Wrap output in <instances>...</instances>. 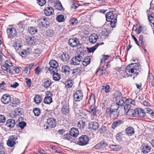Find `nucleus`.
Returning a JSON list of instances; mask_svg holds the SVG:
<instances>
[{"mask_svg":"<svg viewBox=\"0 0 154 154\" xmlns=\"http://www.w3.org/2000/svg\"><path fill=\"white\" fill-rule=\"evenodd\" d=\"M140 66L139 64L137 63H132L128 65L126 67L125 70L127 75H128V72L134 73V75L133 78L134 80L135 77L138 75V71H139L140 69Z\"/></svg>","mask_w":154,"mask_h":154,"instance_id":"f257e3e1","label":"nucleus"},{"mask_svg":"<svg viewBox=\"0 0 154 154\" xmlns=\"http://www.w3.org/2000/svg\"><path fill=\"white\" fill-rule=\"evenodd\" d=\"M106 20L110 22V24L112 28L116 26L117 21V16L112 11L107 12L106 14Z\"/></svg>","mask_w":154,"mask_h":154,"instance_id":"f03ea898","label":"nucleus"},{"mask_svg":"<svg viewBox=\"0 0 154 154\" xmlns=\"http://www.w3.org/2000/svg\"><path fill=\"white\" fill-rule=\"evenodd\" d=\"M7 32L9 38H13L15 37L17 34L16 29L13 27V25L9 26V28L7 29Z\"/></svg>","mask_w":154,"mask_h":154,"instance_id":"7ed1b4c3","label":"nucleus"},{"mask_svg":"<svg viewBox=\"0 0 154 154\" xmlns=\"http://www.w3.org/2000/svg\"><path fill=\"white\" fill-rule=\"evenodd\" d=\"M68 44L71 47H78L79 48H82L81 45L79 43L78 38H70L68 42Z\"/></svg>","mask_w":154,"mask_h":154,"instance_id":"20e7f679","label":"nucleus"},{"mask_svg":"<svg viewBox=\"0 0 154 154\" xmlns=\"http://www.w3.org/2000/svg\"><path fill=\"white\" fill-rule=\"evenodd\" d=\"M49 64L50 66L49 70L51 72H54L58 71V64L56 60H51L49 62Z\"/></svg>","mask_w":154,"mask_h":154,"instance_id":"39448f33","label":"nucleus"},{"mask_svg":"<svg viewBox=\"0 0 154 154\" xmlns=\"http://www.w3.org/2000/svg\"><path fill=\"white\" fill-rule=\"evenodd\" d=\"M89 138L86 135H82L79 137L78 143L80 146H85L88 143Z\"/></svg>","mask_w":154,"mask_h":154,"instance_id":"423d86ee","label":"nucleus"},{"mask_svg":"<svg viewBox=\"0 0 154 154\" xmlns=\"http://www.w3.org/2000/svg\"><path fill=\"white\" fill-rule=\"evenodd\" d=\"M17 52L22 57H25L29 55L30 52V51L31 49H26L24 50L23 49H16Z\"/></svg>","mask_w":154,"mask_h":154,"instance_id":"0eeeda50","label":"nucleus"},{"mask_svg":"<svg viewBox=\"0 0 154 154\" xmlns=\"http://www.w3.org/2000/svg\"><path fill=\"white\" fill-rule=\"evenodd\" d=\"M17 139V138L15 135L11 136L7 141V145L10 147L13 146L16 144V141Z\"/></svg>","mask_w":154,"mask_h":154,"instance_id":"6e6552de","label":"nucleus"},{"mask_svg":"<svg viewBox=\"0 0 154 154\" xmlns=\"http://www.w3.org/2000/svg\"><path fill=\"white\" fill-rule=\"evenodd\" d=\"M56 121L55 119L50 118L48 119L47 121L48 125L46 126V128L48 129L49 128L54 127L56 125Z\"/></svg>","mask_w":154,"mask_h":154,"instance_id":"1a4fd4ad","label":"nucleus"},{"mask_svg":"<svg viewBox=\"0 0 154 154\" xmlns=\"http://www.w3.org/2000/svg\"><path fill=\"white\" fill-rule=\"evenodd\" d=\"M11 97L8 94H4L1 98V101L4 104L9 103L11 100Z\"/></svg>","mask_w":154,"mask_h":154,"instance_id":"9d476101","label":"nucleus"},{"mask_svg":"<svg viewBox=\"0 0 154 154\" xmlns=\"http://www.w3.org/2000/svg\"><path fill=\"white\" fill-rule=\"evenodd\" d=\"M99 128V124L96 122H91L89 123L88 128L90 130L94 131L97 130Z\"/></svg>","mask_w":154,"mask_h":154,"instance_id":"9b49d317","label":"nucleus"},{"mask_svg":"<svg viewBox=\"0 0 154 154\" xmlns=\"http://www.w3.org/2000/svg\"><path fill=\"white\" fill-rule=\"evenodd\" d=\"M83 95L81 90H78L75 93L74 95V99L76 101H79L82 99Z\"/></svg>","mask_w":154,"mask_h":154,"instance_id":"f8f14e48","label":"nucleus"},{"mask_svg":"<svg viewBox=\"0 0 154 154\" xmlns=\"http://www.w3.org/2000/svg\"><path fill=\"white\" fill-rule=\"evenodd\" d=\"M98 38V36L97 34L93 33L91 34L89 37V41L91 43H94Z\"/></svg>","mask_w":154,"mask_h":154,"instance_id":"ddd939ff","label":"nucleus"},{"mask_svg":"<svg viewBox=\"0 0 154 154\" xmlns=\"http://www.w3.org/2000/svg\"><path fill=\"white\" fill-rule=\"evenodd\" d=\"M123 97L121 93L116 91L113 95L112 100L113 102H117L119 100L122 99Z\"/></svg>","mask_w":154,"mask_h":154,"instance_id":"4468645a","label":"nucleus"},{"mask_svg":"<svg viewBox=\"0 0 154 154\" xmlns=\"http://www.w3.org/2000/svg\"><path fill=\"white\" fill-rule=\"evenodd\" d=\"M44 12L46 15L49 16L53 14L54 12V11L52 7H48L45 8L44 10Z\"/></svg>","mask_w":154,"mask_h":154,"instance_id":"2eb2a0df","label":"nucleus"},{"mask_svg":"<svg viewBox=\"0 0 154 154\" xmlns=\"http://www.w3.org/2000/svg\"><path fill=\"white\" fill-rule=\"evenodd\" d=\"M107 146V143L104 141H101L100 143L95 146V148L97 149H103Z\"/></svg>","mask_w":154,"mask_h":154,"instance_id":"dca6fc26","label":"nucleus"},{"mask_svg":"<svg viewBox=\"0 0 154 154\" xmlns=\"http://www.w3.org/2000/svg\"><path fill=\"white\" fill-rule=\"evenodd\" d=\"M79 134V131L78 129L75 128H72L69 131V135L74 137L77 136Z\"/></svg>","mask_w":154,"mask_h":154,"instance_id":"f3484780","label":"nucleus"},{"mask_svg":"<svg viewBox=\"0 0 154 154\" xmlns=\"http://www.w3.org/2000/svg\"><path fill=\"white\" fill-rule=\"evenodd\" d=\"M125 133L127 135L131 136L134 133V128L132 127H129L125 129Z\"/></svg>","mask_w":154,"mask_h":154,"instance_id":"a211bd4d","label":"nucleus"},{"mask_svg":"<svg viewBox=\"0 0 154 154\" xmlns=\"http://www.w3.org/2000/svg\"><path fill=\"white\" fill-rule=\"evenodd\" d=\"M81 61L80 59L78 58L76 56H75L71 59L70 63L74 65H79Z\"/></svg>","mask_w":154,"mask_h":154,"instance_id":"6ab92c4d","label":"nucleus"},{"mask_svg":"<svg viewBox=\"0 0 154 154\" xmlns=\"http://www.w3.org/2000/svg\"><path fill=\"white\" fill-rule=\"evenodd\" d=\"M39 24L40 25L44 27H46L49 26L48 20L45 18H44L41 21H39Z\"/></svg>","mask_w":154,"mask_h":154,"instance_id":"aec40b11","label":"nucleus"},{"mask_svg":"<svg viewBox=\"0 0 154 154\" xmlns=\"http://www.w3.org/2000/svg\"><path fill=\"white\" fill-rule=\"evenodd\" d=\"M136 116H139L140 117H143L145 115V112L144 110L140 108L136 109Z\"/></svg>","mask_w":154,"mask_h":154,"instance_id":"412c9836","label":"nucleus"},{"mask_svg":"<svg viewBox=\"0 0 154 154\" xmlns=\"http://www.w3.org/2000/svg\"><path fill=\"white\" fill-rule=\"evenodd\" d=\"M69 111V106L68 104H66L63 105L61 109L62 112L65 115L68 114Z\"/></svg>","mask_w":154,"mask_h":154,"instance_id":"4be33fe9","label":"nucleus"},{"mask_svg":"<svg viewBox=\"0 0 154 154\" xmlns=\"http://www.w3.org/2000/svg\"><path fill=\"white\" fill-rule=\"evenodd\" d=\"M123 122L120 120H118L113 122L112 125V128L113 129H115L117 127L120 126L121 125L123 124Z\"/></svg>","mask_w":154,"mask_h":154,"instance_id":"5701e85b","label":"nucleus"},{"mask_svg":"<svg viewBox=\"0 0 154 154\" xmlns=\"http://www.w3.org/2000/svg\"><path fill=\"white\" fill-rule=\"evenodd\" d=\"M60 57L64 62H67L69 60L70 56L67 53H63L61 56H60Z\"/></svg>","mask_w":154,"mask_h":154,"instance_id":"b1692460","label":"nucleus"},{"mask_svg":"<svg viewBox=\"0 0 154 154\" xmlns=\"http://www.w3.org/2000/svg\"><path fill=\"white\" fill-rule=\"evenodd\" d=\"M15 125V122L14 119H9L6 122V125L10 128L14 127Z\"/></svg>","mask_w":154,"mask_h":154,"instance_id":"393cba45","label":"nucleus"},{"mask_svg":"<svg viewBox=\"0 0 154 154\" xmlns=\"http://www.w3.org/2000/svg\"><path fill=\"white\" fill-rule=\"evenodd\" d=\"M151 147L148 145H145L142 148V152L144 153H147L149 152L150 150Z\"/></svg>","mask_w":154,"mask_h":154,"instance_id":"a878e982","label":"nucleus"},{"mask_svg":"<svg viewBox=\"0 0 154 154\" xmlns=\"http://www.w3.org/2000/svg\"><path fill=\"white\" fill-rule=\"evenodd\" d=\"M52 82L50 79L45 80L43 83V86L45 88H48L51 86Z\"/></svg>","mask_w":154,"mask_h":154,"instance_id":"bb28decb","label":"nucleus"},{"mask_svg":"<svg viewBox=\"0 0 154 154\" xmlns=\"http://www.w3.org/2000/svg\"><path fill=\"white\" fill-rule=\"evenodd\" d=\"M23 113V109H20L19 108H17L15 110L14 112H13L12 113L14 114V115L15 114L14 116L15 117V116H20Z\"/></svg>","mask_w":154,"mask_h":154,"instance_id":"cd10ccee","label":"nucleus"},{"mask_svg":"<svg viewBox=\"0 0 154 154\" xmlns=\"http://www.w3.org/2000/svg\"><path fill=\"white\" fill-rule=\"evenodd\" d=\"M69 67L68 66L64 65L62 67L61 71L63 72H64L66 74H68L69 73Z\"/></svg>","mask_w":154,"mask_h":154,"instance_id":"c85d7f7f","label":"nucleus"},{"mask_svg":"<svg viewBox=\"0 0 154 154\" xmlns=\"http://www.w3.org/2000/svg\"><path fill=\"white\" fill-rule=\"evenodd\" d=\"M110 115L111 118L114 119L118 117L119 114V112L118 110H112Z\"/></svg>","mask_w":154,"mask_h":154,"instance_id":"c756f323","label":"nucleus"},{"mask_svg":"<svg viewBox=\"0 0 154 154\" xmlns=\"http://www.w3.org/2000/svg\"><path fill=\"white\" fill-rule=\"evenodd\" d=\"M111 104V108L112 110H118V109L119 108V106L117 102H114Z\"/></svg>","mask_w":154,"mask_h":154,"instance_id":"7c9ffc66","label":"nucleus"},{"mask_svg":"<svg viewBox=\"0 0 154 154\" xmlns=\"http://www.w3.org/2000/svg\"><path fill=\"white\" fill-rule=\"evenodd\" d=\"M136 109L134 110L131 109L127 111L126 115L131 117L134 116H136Z\"/></svg>","mask_w":154,"mask_h":154,"instance_id":"2f4dec72","label":"nucleus"},{"mask_svg":"<svg viewBox=\"0 0 154 154\" xmlns=\"http://www.w3.org/2000/svg\"><path fill=\"white\" fill-rule=\"evenodd\" d=\"M8 61H5V64L3 65L2 66V70H5L8 72H10L11 70L10 67L8 66Z\"/></svg>","mask_w":154,"mask_h":154,"instance_id":"473e14b6","label":"nucleus"},{"mask_svg":"<svg viewBox=\"0 0 154 154\" xmlns=\"http://www.w3.org/2000/svg\"><path fill=\"white\" fill-rule=\"evenodd\" d=\"M34 100L35 103L38 104L42 101V99L39 95H36L34 98Z\"/></svg>","mask_w":154,"mask_h":154,"instance_id":"72a5a7b5","label":"nucleus"},{"mask_svg":"<svg viewBox=\"0 0 154 154\" xmlns=\"http://www.w3.org/2000/svg\"><path fill=\"white\" fill-rule=\"evenodd\" d=\"M91 62V58L89 57H87L84 59L82 61V64L84 66H86L89 64Z\"/></svg>","mask_w":154,"mask_h":154,"instance_id":"f704fd0d","label":"nucleus"},{"mask_svg":"<svg viewBox=\"0 0 154 154\" xmlns=\"http://www.w3.org/2000/svg\"><path fill=\"white\" fill-rule=\"evenodd\" d=\"M106 70L103 69V67H101L96 72V73L99 75H102L103 74L105 73Z\"/></svg>","mask_w":154,"mask_h":154,"instance_id":"c9c22d12","label":"nucleus"},{"mask_svg":"<svg viewBox=\"0 0 154 154\" xmlns=\"http://www.w3.org/2000/svg\"><path fill=\"white\" fill-rule=\"evenodd\" d=\"M28 32L31 34H34L37 32V29L34 27H30L28 28Z\"/></svg>","mask_w":154,"mask_h":154,"instance_id":"e433bc0d","label":"nucleus"},{"mask_svg":"<svg viewBox=\"0 0 154 154\" xmlns=\"http://www.w3.org/2000/svg\"><path fill=\"white\" fill-rule=\"evenodd\" d=\"M95 99L94 95L93 94H92L90 97V99L89 100L88 104L91 105L95 104Z\"/></svg>","mask_w":154,"mask_h":154,"instance_id":"4c0bfd02","label":"nucleus"},{"mask_svg":"<svg viewBox=\"0 0 154 154\" xmlns=\"http://www.w3.org/2000/svg\"><path fill=\"white\" fill-rule=\"evenodd\" d=\"M76 116L79 119H85L87 118V115L85 114L84 113H81V112L77 113Z\"/></svg>","mask_w":154,"mask_h":154,"instance_id":"58836bf2","label":"nucleus"},{"mask_svg":"<svg viewBox=\"0 0 154 154\" xmlns=\"http://www.w3.org/2000/svg\"><path fill=\"white\" fill-rule=\"evenodd\" d=\"M96 109L95 104L91 105V107L89 109V112L92 113L93 115H95L96 114Z\"/></svg>","mask_w":154,"mask_h":154,"instance_id":"ea45409f","label":"nucleus"},{"mask_svg":"<svg viewBox=\"0 0 154 154\" xmlns=\"http://www.w3.org/2000/svg\"><path fill=\"white\" fill-rule=\"evenodd\" d=\"M44 101L46 104H49L52 102V99L51 97L47 96L45 97Z\"/></svg>","mask_w":154,"mask_h":154,"instance_id":"a19ab883","label":"nucleus"},{"mask_svg":"<svg viewBox=\"0 0 154 154\" xmlns=\"http://www.w3.org/2000/svg\"><path fill=\"white\" fill-rule=\"evenodd\" d=\"M69 22L72 25L75 26L78 23V20L76 18H72L70 19Z\"/></svg>","mask_w":154,"mask_h":154,"instance_id":"79ce46f5","label":"nucleus"},{"mask_svg":"<svg viewBox=\"0 0 154 154\" xmlns=\"http://www.w3.org/2000/svg\"><path fill=\"white\" fill-rule=\"evenodd\" d=\"M56 20L59 22L64 21V16L61 14L58 15L56 17Z\"/></svg>","mask_w":154,"mask_h":154,"instance_id":"37998d69","label":"nucleus"},{"mask_svg":"<svg viewBox=\"0 0 154 154\" xmlns=\"http://www.w3.org/2000/svg\"><path fill=\"white\" fill-rule=\"evenodd\" d=\"M54 73L53 75V79L55 81H58L60 79V75L59 73L56 72H52Z\"/></svg>","mask_w":154,"mask_h":154,"instance_id":"c03bdc74","label":"nucleus"},{"mask_svg":"<svg viewBox=\"0 0 154 154\" xmlns=\"http://www.w3.org/2000/svg\"><path fill=\"white\" fill-rule=\"evenodd\" d=\"M148 18L149 21L152 23V24H154V13H152L148 17Z\"/></svg>","mask_w":154,"mask_h":154,"instance_id":"a18cd8bd","label":"nucleus"},{"mask_svg":"<svg viewBox=\"0 0 154 154\" xmlns=\"http://www.w3.org/2000/svg\"><path fill=\"white\" fill-rule=\"evenodd\" d=\"M56 8L59 10H61L63 9V7L61 3L59 2H57L55 5Z\"/></svg>","mask_w":154,"mask_h":154,"instance_id":"49530a36","label":"nucleus"},{"mask_svg":"<svg viewBox=\"0 0 154 154\" xmlns=\"http://www.w3.org/2000/svg\"><path fill=\"white\" fill-rule=\"evenodd\" d=\"M45 34L47 37H52L53 36V31L51 29L48 30L46 32Z\"/></svg>","mask_w":154,"mask_h":154,"instance_id":"de8ad7c7","label":"nucleus"},{"mask_svg":"<svg viewBox=\"0 0 154 154\" xmlns=\"http://www.w3.org/2000/svg\"><path fill=\"white\" fill-rule=\"evenodd\" d=\"M65 87L68 88H71L72 85L73 84L72 81H68L65 83Z\"/></svg>","mask_w":154,"mask_h":154,"instance_id":"09e8293b","label":"nucleus"},{"mask_svg":"<svg viewBox=\"0 0 154 154\" xmlns=\"http://www.w3.org/2000/svg\"><path fill=\"white\" fill-rule=\"evenodd\" d=\"M126 99L124 97H123L122 99H120L118 100V104L119 106H122L123 104L124 103V102L126 101Z\"/></svg>","mask_w":154,"mask_h":154,"instance_id":"8fccbe9b","label":"nucleus"},{"mask_svg":"<svg viewBox=\"0 0 154 154\" xmlns=\"http://www.w3.org/2000/svg\"><path fill=\"white\" fill-rule=\"evenodd\" d=\"M144 111L145 112H146L147 113L150 114H151V116H154L153 115L154 113L152 110L149 108H145L144 109Z\"/></svg>","mask_w":154,"mask_h":154,"instance_id":"3c124183","label":"nucleus"},{"mask_svg":"<svg viewBox=\"0 0 154 154\" xmlns=\"http://www.w3.org/2000/svg\"><path fill=\"white\" fill-rule=\"evenodd\" d=\"M33 112L36 116H38L40 114V110L39 109L37 108H34L33 109Z\"/></svg>","mask_w":154,"mask_h":154,"instance_id":"603ef678","label":"nucleus"},{"mask_svg":"<svg viewBox=\"0 0 154 154\" xmlns=\"http://www.w3.org/2000/svg\"><path fill=\"white\" fill-rule=\"evenodd\" d=\"M100 34L103 36H104L106 37L108 36L109 33L106 29H104L102 30Z\"/></svg>","mask_w":154,"mask_h":154,"instance_id":"864d4df0","label":"nucleus"},{"mask_svg":"<svg viewBox=\"0 0 154 154\" xmlns=\"http://www.w3.org/2000/svg\"><path fill=\"white\" fill-rule=\"evenodd\" d=\"M102 57L100 60V63H102L103 61H105L106 60H107L109 57V56L108 55H105L103 54L102 55Z\"/></svg>","mask_w":154,"mask_h":154,"instance_id":"5fc2aeb1","label":"nucleus"},{"mask_svg":"<svg viewBox=\"0 0 154 154\" xmlns=\"http://www.w3.org/2000/svg\"><path fill=\"white\" fill-rule=\"evenodd\" d=\"M39 49H33L32 52L36 56H39V54L41 53V51Z\"/></svg>","mask_w":154,"mask_h":154,"instance_id":"6e6d98bb","label":"nucleus"},{"mask_svg":"<svg viewBox=\"0 0 154 154\" xmlns=\"http://www.w3.org/2000/svg\"><path fill=\"white\" fill-rule=\"evenodd\" d=\"M81 69L80 67H79L73 69L72 74H77L79 73L81 71Z\"/></svg>","mask_w":154,"mask_h":154,"instance_id":"4d7b16f0","label":"nucleus"},{"mask_svg":"<svg viewBox=\"0 0 154 154\" xmlns=\"http://www.w3.org/2000/svg\"><path fill=\"white\" fill-rule=\"evenodd\" d=\"M110 147L114 151H118L120 150L119 146L118 145H112Z\"/></svg>","mask_w":154,"mask_h":154,"instance_id":"13d9d810","label":"nucleus"},{"mask_svg":"<svg viewBox=\"0 0 154 154\" xmlns=\"http://www.w3.org/2000/svg\"><path fill=\"white\" fill-rule=\"evenodd\" d=\"M85 125V122L81 121L78 122V127H79L80 129H82L84 128Z\"/></svg>","mask_w":154,"mask_h":154,"instance_id":"bf43d9fd","label":"nucleus"},{"mask_svg":"<svg viewBox=\"0 0 154 154\" xmlns=\"http://www.w3.org/2000/svg\"><path fill=\"white\" fill-rule=\"evenodd\" d=\"M26 125V123L24 122H21L19 123L18 126L21 128L23 129Z\"/></svg>","mask_w":154,"mask_h":154,"instance_id":"052dcab7","label":"nucleus"},{"mask_svg":"<svg viewBox=\"0 0 154 154\" xmlns=\"http://www.w3.org/2000/svg\"><path fill=\"white\" fill-rule=\"evenodd\" d=\"M71 4H72L71 6L72 9H76L78 7V5L77 4L72 2L71 1Z\"/></svg>","mask_w":154,"mask_h":154,"instance_id":"680f3d73","label":"nucleus"},{"mask_svg":"<svg viewBox=\"0 0 154 154\" xmlns=\"http://www.w3.org/2000/svg\"><path fill=\"white\" fill-rule=\"evenodd\" d=\"M26 80V83L27 85L29 86L30 87L31 85V79L28 78H26L25 79Z\"/></svg>","mask_w":154,"mask_h":154,"instance_id":"e2e57ef3","label":"nucleus"},{"mask_svg":"<svg viewBox=\"0 0 154 154\" xmlns=\"http://www.w3.org/2000/svg\"><path fill=\"white\" fill-rule=\"evenodd\" d=\"M106 127L104 126H103L101 127V128L100 130V133H104L106 131Z\"/></svg>","mask_w":154,"mask_h":154,"instance_id":"0e129e2a","label":"nucleus"},{"mask_svg":"<svg viewBox=\"0 0 154 154\" xmlns=\"http://www.w3.org/2000/svg\"><path fill=\"white\" fill-rule=\"evenodd\" d=\"M39 5L41 6H43L46 3L45 0H38V2Z\"/></svg>","mask_w":154,"mask_h":154,"instance_id":"69168bd1","label":"nucleus"},{"mask_svg":"<svg viewBox=\"0 0 154 154\" xmlns=\"http://www.w3.org/2000/svg\"><path fill=\"white\" fill-rule=\"evenodd\" d=\"M109 88L110 87L109 85H106V86L103 87V89H104L105 92L106 93H108L110 91Z\"/></svg>","mask_w":154,"mask_h":154,"instance_id":"338daca9","label":"nucleus"},{"mask_svg":"<svg viewBox=\"0 0 154 154\" xmlns=\"http://www.w3.org/2000/svg\"><path fill=\"white\" fill-rule=\"evenodd\" d=\"M5 121V118L4 115H0V122L3 123Z\"/></svg>","mask_w":154,"mask_h":154,"instance_id":"774afa93","label":"nucleus"}]
</instances>
